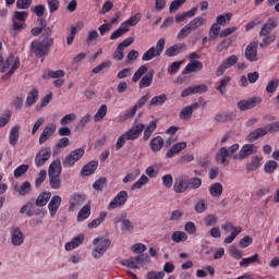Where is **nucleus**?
I'll use <instances>...</instances> for the list:
<instances>
[{"mask_svg":"<svg viewBox=\"0 0 279 279\" xmlns=\"http://www.w3.org/2000/svg\"><path fill=\"white\" fill-rule=\"evenodd\" d=\"M51 199V192H43L41 194L38 195L36 198V206L43 207L47 206L49 201Z\"/></svg>","mask_w":279,"mask_h":279,"instance_id":"37998d69","label":"nucleus"},{"mask_svg":"<svg viewBox=\"0 0 279 279\" xmlns=\"http://www.w3.org/2000/svg\"><path fill=\"white\" fill-rule=\"evenodd\" d=\"M228 158L230 157V153L226 147H221L219 151L216 154V162L219 165H223V167H228Z\"/></svg>","mask_w":279,"mask_h":279,"instance_id":"cd10ccee","label":"nucleus"},{"mask_svg":"<svg viewBox=\"0 0 279 279\" xmlns=\"http://www.w3.org/2000/svg\"><path fill=\"white\" fill-rule=\"evenodd\" d=\"M171 241H173V243H186V241H189V234L184 231H174L171 234Z\"/></svg>","mask_w":279,"mask_h":279,"instance_id":"ea45409f","label":"nucleus"},{"mask_svg":"<svg viewBox=\"0 0 279 279\" xmlns=\"http://www.w3.org/2000/svg\"><path fill=\"white\" fill-rule=\"evenodd\" d=\"M244 56L248 62H258V41H252L245 48Z\"/></svg>","mask_w":279,"mask_h":279,"instance_id":"2eb2a0df","label":"nucleus"},{"mask_svg":"<svg viewBox=\"0 0 279 279\" xmlns=\"http://www.w3.org/2000/svg\"><path fill=\"white\" fill-rule=\"evenodd\" d=\"M258 254H254L251 257H245L240 262V267H250V265H254V263H258Z\"/></svg>","mask_w":279,"mask_h":279,"instance_id":"6e6d98bb","label":"nucleus"},{"mask_svg":"<svg viewBox=\"0 0 279 279\" xmlns=\"http://www.w3.org/2000/svg\"><path fill=\"white\" fill-rule=\"evenodd\" d=\"M205 226H207V228H210L213 226H217L219 218L217 217V215L215 214H208L205 218Z\"/></svg>","mask_w":279,"mask_h":279,"instance_id":"13d9d810","label":"nucleus"},{"mask_svg":"<svg viewBox=\"0 0 279 279\" xmlns=\"http://www.w3.org/2000/svg\"><path fill=\"white\" fill-rule=\"evenodd\" d=\"M20 136H21V126L20 125L13 126L9 133V143L12 147H16V143H19Z\"/></svg>","mask_w":279,"mask_h":279,"instance_id":"c85d7f7f","label":"nucleus"},{"mask_svg":"<svg viewBox=\"0 0 279 279\" xmlns=\"http://www.w3.org/2000/svg\"><path fill=\"white\" fill-rule=\"evenodd\" d=\"M165 147V140L161 136H156L150 141V149L151 151H160Z\"/></svg>","mask_w":279,"mask_h":279,"instance_id":"a18cd8bd","label":"nucleus"},{"mask_svg":"<svg viewBox=\"0 0 279 279\" xmlns=\"http://www.w3.org/2000/svg\"><path fill=\"white\" fill-rule=\"evenodd\" d=\"M108 114V106L101 105L97 112L94 116L95 123H99L100 121H104V118Z\"/></svg>","mask_w":279,"mask_h":279,"instance_id":"de8ad7c7","label":"nucleus"},{"mask_svg":"<svg viewBox=\"0 0 279 279\" xmlns=\"http://www.w3.org/2000/svg\"><path fill=\"white\" fill-rule=\"evenodd\" d=\"M151 82H154V70L149 71L141 78L138 86L140 88H149V86H151Z\"/></svg>","mask_w":279,"mask_h":279,"instance_id":"f704fd0d","label":"nucleus"},{"mask_svg":"<svg viewBox=\"0 0 279 279\" xmlns=\"http://www.w3.org/2000/svg\"><path fill=\"white\" fill-rule=\"evenodd\" d=\"M221 230H223V232H226V234H228V232H231L230 235L225 238V243L230 244L234 241V239H236V236H239V234L241 232V227H234V225H232V222H226L221 226Z\"/></svg>","mask_w":279,"mask_h":279,"instance_id":"9d476101","label":"nucleus"},{"mask_svg":"<svg viewBox=\"0 0 279 279\" xmlns=\"http://www.w3.org/2000/svg\"><path fill=\"white\" fill-rule=\"evenodd\" d=\"M167 94H160L155 97H153L148 104L149 108H158L160 106H165L167 104Z\"/></svg>","mask_w":279,"mask_h":279,"instance_id":"c756f323","label":"nucleus"},{"mask_svg":"<svg viewBox=\"0 0 279 279\" xmlns=\"http://www.w3.org/2000/svg\"><path fill=\"white\" fill-rule=\"evenodd\" d=\"M277 169H278V162H276V161H274V160H268V161L264 165V171H265V173L271 174V173H274Z\"/></svg>","mask_w":279,"mask_h":279,"instance_id":"680f3d73","label":"nucleus"},{"mask_svg":"<svg viewBox=\"0 0 279 279\" xmlns=\"http://www.w3.org/2000/svg\"><path fill=\"white\" fill-rule=\"evenodd\" d=\"M174 193H186L189 191V179L184 175H180L175 179L173 184Z\"/></svg>","mask_w":279,"mask_h":279,"instance_id":"f3484780","label":"nucleus"},{"mask_svg":"<svg viewBox=\"0 0 279 279\" xmlns=\"http://www.w3.org/2000/svg\"><path fill=\"white\" fill-rule=\"evenodd\" d=\"M149 183V178L143 174L131 187V191H137L138 189H143L145 184Z\"/></svg>","mask_w":279,"mask_h":279,"instance_id":"3c124183","label":"nucleus"},{"mask_svg":"<svg viewBox=\"0 0 279 279\" xmlns=\"http://www.w3.org/2000/svg\"><path fill=\"white\" fill-rule=\"evenodd\" d=\"M97 167H99V163L97 161H90L83 167L81 174L82 175H93V173H95V171H97Z\"/></svg>","mask_w":279,"mask_h":279,"instance_id":"4c0bfd02","label":"nucleus"},{"mask_svg":"<svg viewBox=\"0 0 279 279\" xmlns=\"http://www.w3.org/2000/svg\"><path fill=\"white\" fill-rule=\"evenodd\" d=\"M90 217V205H85L77 214V221H86Z\"/></svg>","mask_w":279,"mask_h":279,"instance_id":"09e8293b","label":"nucleus"},{"mask_svg":"<svg viewBox=\"0 0 279 279\" xmlns=\"http://www.w3.org/2000/svg\"><path fill=\"white\" fill-rule=\"evenodd\" d=\"M86 202V196L82 194H73L70 196L69 210L73 211L75 208H80Z\"/></svg>","mask_w":279,"mask_h":279,"instance_id":"412c9836","label":"nucleus"},{"mask_svg":"<svg viewBox=\"0 0 279 279\" xmlns=\"http://www.w3.org/2000/svg\"><path fill=\"white\" fill-rule=\"evenodd\" d=\"M191 34H193V32L191 31V28L187 26V24L182 27L178 35H177V38L178 40H184V38H189V36H191Z\"/></svg>","mask_w":279,"mask_h":279,"instance_id":"e2e57ef3","label":"nucleus"},{"mask_svg":"<svg viewBox=\"0 0 279 279\" xmlns=\"http://www.w3.org/2000/svg\"><path fill=\"white\" fill-rule=\"evenodd\" d=\"M53 47V38L45 37L41 41L34 40L31 44V51L35 53L36 58H45L49 53V49Z\"/></svg>","mask_w":279,"mask_h":279,"instance_id":"7ed1b4c3","label":"nucleus"},{"mask_svg":"<svg viewBox=\"0 0 279 279\" xmlns=\"http://www.w3.org/2000/svg\"><path fill=\"white\" fill-rule=\"evenodd\" d=\"M39 25H41L43 36H45V38H51L53 31L51 29V27L47 26V22H45V20L41 19Z\"/></svg>","mask_w":279,"mask_h":279,"instance_id":"0e129e2a","label":"nucleus"},{"mask_svg":"<svg viewBox=\"0 0 279 279\" xmlns=\"http://www.w3.org/2000/svg\"><path fill=\"white\" fill-rule=\"evenodd\" d=\"M32 191V184L25 181L20 187L16 189L19 195L25 196Z\"/></svg>","mask_w":279,"mask_h":279,"instance_id":"338daca9","label":"nucleus"},{"mask_svg":"<svg viewBox=\"0 0 279 279\" xmlns=\"http://www.w3.org/2000/svg\"><path fill=\"white\" fill-rule=\"evenodd\" d=\"M260 104H263V98L252 97L245 100H240L238 102V108L242 112H245V110H252L253 108H256V106H260Z\"/></svg>","mask_w":279,"mask_h":279,"instance_id":"ddd939ff","label":"nucleus"},{"mask_svg":"<svg viewBox=\"0 0 279 279\" xmlns=\"http://www.w3.org/2000/svg\"><path fill=\"white\" fill-rule=\"evenodd\" d=\"M60 206H62V197L60 195H54L50 197V202L48 204V210L50 213V217H56Z\"/></svg>","mask_w":279,"mask_h":279,"instance_id":"6ab92c4d","label":"nucleus"},{"mask_svg":"<svg viewBox=\"0 0 279 279\" xmlns=\"http://www.w3.org/2000/svg\"><path fill=\"white\" fill-rule=\"evenodd\" d=\"M27 171H29V165L23 163L13 171V175L14 178H22V175L27 173Z\"/></svg>","mask_w":279,"mask_h":279,"instance_id":"bf43d9fd","label":"nucleus"},{"mask_svg":"<svg viewBox=\"0 0 279 279\" xmlns=\"http://www.w3.org/2000/svg\"><path fill=\"white\" fill-rule=\"evenodd\" d=\"M142 19H143V14L136 13L135 15L129 17L126 21L122 22V26L125 29H129L130 32V27H135V25H138Z\"/></svg>","mask_w":279,"mask_h":279,"instance_id":"7c9ffc66","label":"nucleus"},{"mask_svg":"<svg viewBox=\"0 0 279 279\" xmlns=\"http://www.w3.org/2000/svg\"><path fill=\"white\" fill-rule=\"evenodd\" d=\"M95 245L92 254L95 258H101L108 250H110L111 242L106 238H96L93 241Z\"/></svg>","mask_w":279,"mask_h":279,"instance_id":"39448f33","label":"nucleus"},{"mask_svg":"<svg viewBox=\"0 0 279 279\" xmlns=\"http://www.w3.org/2000/svg\"><path fill=\"white\" fill-rule=\"evenodd\" d=\"M236 62H239V57H236L235 54H231L227 59H225L216 70L217 77H221V75H223V73H226L228 69L234 66Z\"/></svg>","mask_w":279,"mask_h":279,"instance_id":"9b49d317","label":"nucleus"},{"mask_svg":"<svg viewBox=\"0 0 279 279\" xmlns=\"http://www.w3.org/2000/svg\"><path fill=\"white\" fill-rule=\"evenodd\" d=\"M197 108H199V105L197 102H194V104L183 108L179 113L180 119L182 121H189V119H191V117H193V110H197Z\"/></svg>","mask_w":279,"mask_h":279,"instance_id":"393cba45","label":"nucleus"},{"mask_svg":"<svg viewBox=\"0 0 279 279\" xmlns=\"http://www.w3.org/2000/svg\"><path fill=\"white\" fill-rule=\"evenodd\" d=\"M51 158V148L44 147L35 156V166L36 167H45L47 161Z\"/></svg>","mask_w":279,"mask_h":279,"instance_id":"4468645a","label":"nucleus"},{"mask_svg":"<svg viewBox=\"0 0 279 279\" xmlns=\"http://www.w3.org/2000/svg\"><path fill=\"white\" fill-rule=\"evenodd\" d=\"M204 25H206V19H204L203 16L194 17L187 24L190 31L192 32H197V29H199V27H204Z\"/></svg>","mask_w":279,"mask_h":279,"instance_id":"473e14b6","label":"nucleus"},{"mask_svg":"<svg viewBox=\"0 0 279 279\" xmlns=\"http://www.w3.org/2000/svg\"><path fill=\"white\" fill-rule=\"evenodd\" d=\"M130 198L128 191H120L109 203L107 206V210H117V208H123L124 204H128V199Z\"/></svg>","mask_w":279,"mask_h":279,"instance_id":"0eeeda50","label":"nucleus"},{"mask_svg":"<svg viewBox=\"0 0 279 279\" xmlns=\"http://www.w3.org/2000/svg\"><path fill=\"white\" fill-rule=\"evenodd\" d=\"M278 27L277 19H268V21L262 26L259 31V36H267Z\"/></svg>","mask_w":279,"mask_h":279,"instance_id":"4be33fe9","label":"nucleus"},{"mask_svg":"<svg viewBox=\"0 0 279 279\" xmlns=\"http://www.w3.org/2000/svg\"><path fill=\"white\" fill-rule=\"evenodd\" d=\"M56 130H58L56 123L47 124L39 136V145H45V143L56 134Z\"/></svg>","mask_w":279,"mask_h":279,"instance_id":"dca6fc26","label":"nucleus"},{"mask_svg":"<svg viewBox=\"0 0 279 279\" xmlns=\"http://www.w3.org/2000/svg\"><path fill=\"white\" fill-rule=\"evenodd\" d=\"M186 147V142H179L171 146L166 153V158H175Z\"/></svg>","mask_w":279,"mask_h":279,"instance_id":"b1692460","label":"nucleus"},{"mask_svg":"<svg viewBox=\"0 0 279 279\" xmlns=\"http://www.w3.org/2000/svg\"><path fill=\"white\" fill-rule=\"evenodd\" d=\"M48 175H62V161L53 160L48 168Z\"/></svg>","mask_w":279,"mask_h":279,"instance_id":"2f4dec72","label":"nucleus"},{"mask_svg":"<svg viewBox=\"0 0 279 279\" xmlns=\"http://www.w3.org/2000/svg\"><path fill=\"white\" fill-rule=\"evenodd\" d=\"M128 32L129 28H125L123 24H121L120 27L110 35V40H117L118 38H121V36H125Z\"/></svg>","mask_w":279,"mask_h":279,"instance_id":"864d4df0","label":"nucleus"},{"mask_svg":"<svg viewBox=\"0 0 279 279\" xmlns=\"http://www.w3.org/2000/svg\"><path fill=\"white\" fill-rule=\"evenodd\" d=\"M25 236L19 227L11 228V243L15 247L23 245Z\"/></svg>","mask_w":279,"mask_h":279,"instance_id":"a211bd4d","label":"nucleus"},{"mask_svg":"<svg viewBox=\"0 0 279 279\" xmlns=\"http://www.w3.org/2000/svg\"><path fill=\"white\" fill-rule=\"evenodd\" d=\"M194 210L197 213V215H202L208 210V201L206 198H199L195 204H194Z\"/></svg>","mask_w":279,"mask_h":279,"instance_id":"58836bf2","label":"nucleus"},{"mask_svg":"<svg viewBox=\"0 0 279 279\" xmlns=\"http://www.w3.org/2000/svg\"><path fill=\"white\" fill-rule=\"evenodd\" d=\"M113 223L116 226L121 223V232H123V233L134 232V223H132V220L128 219V214H125V213L121 214L120 216L114 217Z\"/></svg>","mask_w":279,"mask_h":279,"instance_id":"6e6552de","label":"nucleus"},{"mask_svg":"<svg viewBox=\"0 0 279 279\" xmlns=\"http://www.w3.org/2000/svg\"><path fill=\"white\" fill-rule=\"evenodd\" d=\"M156 128H158V121L157 120L150 121L144 130L143 140L149 141V138H151V134H154V132H156Z\"/></svg>","mask_w":279,"mask_h":279,"instance_id":"72a5a7b5","label":"nucleus"},{"mask_svg":"<svg viewBox=\"0 0 279 279\" xmlns=\"http://www.w3.org/2000/svg\"><path fill=\"white\" fill-rule=\"evenodd\" d=\"M106 217H108V213L100 211L99 216L88 223L89 230H93L95 228H99V226H101V223H104V221H106Z\"/></svg>","mask_w":279,"mask_h":279,"instance_id":"e433bc0d","label":"nucleus"},{"mask_svg":"<svg viewBox=\"0 0 279 279\" xmlns=\"http://www.w3.org/2000/svg\"><path fill=\"white\" fill-rule=\"evenodd\" d=\"M209 195L213 197H221V195H223V185L221 183H213L209 186Z\"/></svg>","mask_w":279,"mask_h":279,"instance_id":"79ce46f5","label":"nucleus"},{"mask_svg":"<svg viewBox=\"0 0 279 279\" xmlns=\"http://www.w3.org/2000/svg\"><path fill=\"white\" fill-rule=\"evenodd\" d=\"M260 167H263V156L258 155L252 156L245 165L246 171H258Z\"/></svg>","mask_w":279,"mask_h":279,"instance_id":"aec40b11","label":"nucleus"},{"mask_svg":"<svg viewBox=\"0 0 279 279\" xmlns=\"http://www.w3.org/2000/svg\"><path fill=\"white\" fill-rule=\"evenodd\" d=\"M145 263H149V257L147 255H138L124 259L122 265L123 267H129L130 269H138V265H143Z\"/></svg>","mask_w":279,"mask_h":279,"instance_id":"f8f14e48","label":"nucleus"},{"mask_svg":"<svg viewBox=\"0 0 279 279\" xmlns=\"http://www.w3.org/2000/svg\"><path fill=\"white\" fill-rule=\"evenodd\" d=\"M230 21H232V13L220 14L216 17V23L221 25H230Z\"/></svg>","mask_w":279,"mask_h":279,"instance_id":"603ef678","label":"nucleus"},{"mask_svg":"<svg viewBox=\"0 0 279 279\" xmlns=\"http://www.w3.org/2000/svg\"><path fill=\"white\" fill-rule=\"evenodd\" d=\"M232 119H234V113L228 112L217 113L215 117L217 123H227V121H232Z\"/></svg>","mask_w":279,"mask_h":279,"instance_id":"8fccbe9b","label":"nucleus"},{"mask_svg":"<svg viewBox=\"0 0 279 279\" xmlns=\"http://www.w3.org/2000/svg\"><path fill=\"white\" fill-rule=\"evenodd\" d=\"M64 75H66L64 70H49L43 74V80H58V77H64Z\"/></svg>","mask_w":279,"mask_h":279,"instance_id":"c9c22d12","label":"nucleus"},{"mask_svg":"<svg viewBox=\"0 0 279 279\" xmlns=\"http://www.w3.org/2000/svg\"><path fill=\"white\" fill-rule=\"evenodd\" d=\"M202 69H204L202 61H192L183 69L182 75H189V73H197V71H202Z\"/></svg>","mask_w":279,"mask_h":279,"instance_id":"bb28decb","label":"nucleus"},{"mask_svg":"<svg viewBox=\"0 0 279 279\" xmlns=\"http://www.w3.org/2000/svg\"><path fill=\"white\" fill-rule=\"evenodd\" d=\"M48 178L51 189H53L54 191L62 189V180L60 179V174L48 175Z\"/></svg>","mask_w":279,"mask_h":279,"instance_id":"49530a36","label":"nucleus"},{"mask_svg":"<svg viewBox=\"0 0 279 279\" xmlns=\"http://www.w3.org/2000/svg\"><path fill=\"white\" fill-rule=\"evenodd\" d=\"M84 243V234H78L74 236L70 242L65 243V251L71 252L77 247H80Z\"/></svg>","mask_w":279,"mask_h":279,"instance_id":"a878e982","label":"nucleus"},{"mask_svg":"<svg viewBox=\"0 0 279 279\" xmlns=\"http://www.w3.org/2000/svg\"><path fill=\"white\" fill-rule=\"evenodd\" d=\"M165 38H160L157 41L156 46L150 47L146 52L143 53V62H149L150 60H154V58H160V56H162V52L165 51Z\"/></svg>","mask_w":279,"mask_h":279,"instance_id":"20e7f679","label":"nucleus"},{"mask_svg":"<svg viewBox=\"0 0 279 279\" xmlns=\"http://www.w3.org/2000/svg\"><path fill=\"white\" fill-rule=\"evenodd\" d=\"M230 76H225L220 80V84L217 87L218 93H220V95H226V86H228L230 84Z\"/></svg>","mask_w":279,"mask_h":279,"instance_id":"69168bd1","label":"nucleus"},{"mask_svg":"<svg viewBox=\"0 0 279 279\" xmlns=\"http://www.w3.org/2000/svg\"><path fill=\"white\" fill-rule=\"evenodd\" d=\"M257 151L258 146H256L255 144H244L239 150V154L233 157V160H245Z\"/></svg>","mask_w":279,"mask_h":279,"instance_id":"1a4fd4ad","label":"nucleus"},{"mask_svg":"<svg viewBox=\"0 0 279 279\" xmlns=\"http://www.w3.org/2000/svg\"><path fill=\"white\" fill-rule=\"evenodd\" d=\"M84 154H86V150L84 148H76L72 150L70 154L65 156V158L62 161V165L65 169H71V167H75V163L80 162L82 158L84 157Z\"/></svg>","mask_w":279,"mask_h":279,"instance_id":"423d86ee","label":"nucleus"},{"mask_svg":"<svg viewBox=\"0 0 279 279\" xmlns=\"http://www.w3.org/2000/svg\"><path fill=\"white\" fill-rule=\"evenodd\" d=\"M263 136H267V129L258 128L248 133L245 140L247 143H254L258 141V138H263Z\"/></svg>","mask_w":279,"mask_h":279,"instance_id":"5701e85b","label":"nucleus"},{"mask_svg":"<svg viewBox=\"0 0 279 279\" xmlns=\"http://www.w3.org/2000/svg\"><path fill=\"white\" fill-rule=\"evenodd\" d=\"M263 40L259 43L260 49L269 47L271 43H276V35H262Z\"/></svg>","mask_w":279,"mask_h":279,"instance_id":"4d7b16f0","label":"nucleus"},{"mask_svg":"<svg viewBox=\"0 0 279 279\" xmlns=\"http://www.w3.org/2000/svg\"><path fill=\"white\" fill-rule=\"evenodd\" d=\"M220 32L221 25H219L217 22L214 23L209 28V40H217V36H219Z\"/></svg>","mask_w":279,"mask_h":279,"instance_id":"5fc2aeb1","label":"nucleus"},{"mask_svg":"<svg viewBox=\"0 0 279 279\" xmlns=\"http://www.w3.org/2000/svg\"><path fill=\"white\" fill-rule=\"evenodd\" d=\"M165 278V272L163 271H149L146 275V279H162Z\"/></svg>","mask_w":279,"mask_h":279,"instance_id":"774afa93","label":"nucleus"},{"mask_svg":"<svg viewBox=\"0 0 279 279\" xmlns=\"http://www.w3.org/2000/svg\"><path fill=\"white\" fill-rule=\"evenodd\" d=\"M186 47V45H173L171 47H169L168 49H166V56L168 58H173L174 56H178L180 53V51H182V49H184Z\"/></svg>","mask_w":279,"mask_h":279,"instance_id":"c03bdc74","label":"nucleus"},{"mask_svg":"<svg viewBox=\"0 0 279 279\" xmlns=\"http://www.w3.org/2000/svg\"><path fill=\"white\" fill-rule=\"evenodd\" d=\"M21 66V60L19 57L13 54L9 56L1 64H0V73H4L2 75V80H10L16 73V70Z\"/></svg>","mask_w":279,"mask_h":279,"instance_id":"f03ea898","label":"nucleus"},{"mask_svg":"<svg viewBox=\"0 0 279 279\" xmlns=\"http://www.w3.org/2000/svg\"><path fill=\"white\" fill-rule=\"evenodd\" d=\"M146 73H147V65L140 66L137 71L134 73L132 77V82L136 84V82H138L141 77H143V75H145Z\"/></svg>","mask_w":279,"mask_h":279,"instance_id":"052dcab7","label":"nucleus"},{"mask_svg":"<svg viewBox=\"0 0 279 279\" xmlns=\"http://www.w3.org/2000/svg\"><path fill=\"white\" fill-rule=\"evenodd\" d=\"M36 101H38V89L33 88L26 97L25 107L32 108Z\"/></svg>","mask_w":279,"mask_h":279,"instance_id":"a19ab883","label":"nucleus"},{"mask_svg":"<svg viewBox=\"0 0 279 279\" xmlns=\"http://www.w3.org/2000/svg\"><path fill=\"white\" fill-rule=\"evenodd\" d=\"M143 130H145V124L140 123L132 126L124 134L120 135L116 143L117 151H119V149H123L126 141H136V138L143 134Z\"/></svg>","mask_w":279,"mask_h":279,"instance_id":"f257e3e1","label":"nucleus"}]
</instances>
